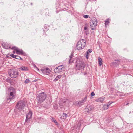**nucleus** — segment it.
<instances>
[{
	"label": "nucleus",
	"mask_w": 133,
	"mask_h": 133,
	"mask_svg": "<svg viewBox=\"0 0 133 133\" xmlns=\"http://www.w3.org/2000/svg\"><path fill=\"white\" fill-rule=\"evenodd\" d=\"M26 103V102L24 100H20L17 103L15 108L19 111H22L25 107Z\"/></svg>",
	"instance_id": "obj_1"
},
{
	"label": "nucleus",
	"mask_w": 133,
	"mask_h": 133,
	"mask_svg": "<svg viewBox=\"0 0 133 133\" xmlns=\"http://www.w3.org/2000/svg\"><path fill=\"white\" fill-rule=\"evenodd\" d=\"M47 96L46 95L44 92L39 94L37 97L38 101V104H40L42 102L44 101L46 99Z\"/></svg>",
	"instance_id": "obj_2"
},
{
	"label": "nucleus",
	"mask_w": 133,
	"mask_h": 133,
	"mask_svg": "<svg viewBox=\"0 0 133 133\" xmlns=\"http://www.w3.org/2000/svg\"><path fill=\"white\" fill-rule=\"evenodd\" d=\"M86 45V41L84 39L79 40L77 42L76 45L77 49L79 50L84 48Z\"/></svg>",
	"instance_id": "obj_3"
},
{
	"label": "nucleus",
	"mask_w": 133,
	"mask_h": 133,
	"mask_svg": "<svg viewBox=\"0 0 133 133\" xmlns=\"http://www.w3.org/2000/svg\"><path fill=\"white\" fill-rule=\"evenodd\" d=\"M97 22L96 18H94L91 19L90 21V25L92 30H94L96 29Z\"/></svg>",
	"instance_id": "obj_4"
},
{
	"label": "nucleus",
	"mask_w": 133,
	"mask_h": 133,
	"mask_svg": "<svg viewBox=\"0 0 133 133\" xmlns=\"http://www.w3.org/2000/svg\"><path fill=\"white\" fill-rule=\"evenodd\" d=\"M9 74L10 76L12 78H15L18 76L19 73L16 69H12L9 70Z\"/></svg>",
	"instance_id": "obj_5"
},
{
	"label": "nucleus",
	"mask_w": 133,
	"mask_h": 133,
	"mask_svg": "<svg viewBox=\"0 0 133 133\" xmlns=\"http://www.w3.org/2000/svg\"><path fill=\"white\" fill-rule=\"evenodd\" d=\"M76 69L79 70L84 68V63L82 61H80L79 60H77L76 62Z\"/></svg>",
	"instance_id": "obj_6"
},
{
	"label": "nucleus",
	"mask_w": 133,
	"mask_h": 133,
	"mask_svg": "<svg viewBox=\"0 0 133 133\" xmlns=\"http://www.w3.org/2000/svg\"><path fill=\"white\" fill-rule=\"evenodd\" d=\"M94 108V107L92 106L87 105L85 109V112L88 114L91 113V111Z\"/></svg>",
	"instance_id": "obj_7"
},
{
	"label": "nucleus",
	"mask_w": 133,
	"mask_h": 133,
	"mask_svg": "<svg viewBox=\"0 0 133 133\" xmlns=\"http://www.w3.org/2000/svg\"><path fill=\"white\" fill-rule=\"evenodd\" d=\"M64 70V68L61 65L55 68L54 69V71L55 73H59L62 72V70Z\"/></svg>",
	"instance_id": "obj_8"
},
{
	"label": "nucleus",
	"mask_w": 133,
	"mask_h": 133,
	"mask_svg": "<svg viewBox=\"0 0 133 133\" xmlns=\"http://www.w3.org/2000/svg\"><path fill=\"white\" fill-rule=\"evenodd\" d=\"M32 112L29 111V112L26 115V118L25 121V123H28L30 121V119L32 117Z\"/></svg>",
	"instance_id": "obj_9"
},
{
	"label": "nucleus",
	"mask_w": 133,
	"mask_h": 133,
	"mask_svg": "<svg viewBox=\"0 0 133 133\" xmlns=\"http://www.w3.org/2000/svg\"><path fill=\"white\" fill-rule=\"evenodd\" d=\"M16 94L10 92L9 93V96L8 98H7V102L9 103L12 99L15 98Z\"/></svg>",
	"instance_id": "obj_10"
},
{
	"label": "nucleus",
	"mask_w": 133,
	"mask_h": 133,
	"mask_svg": "<svg viewBox=\"0 0 133 133\" xmlns=\"http://www.w3.org/2000/svg\"><path fill=\"white\" fill-rule=\"evenodd\" d=\"M42 73L44 74L48 75L50 74V71L48 68H46L43 69H42L40 70Z\"/></svg>",
	"instance_id": "obj_11"
},
{
	"label": "nucleus",
	"mask_w": 133,
	"mask_h": 133,
	"mask_svg": "<svg viewBox=\"0 0 133 133\" xmlns=\"http://www.w3.org/2000/svg\"><path fill=\"white\" fill-rule=\"evenodd\" d=\"M74 57V54L72 52L71 53V54L69 56L68 58V64H71L74 62V60L73 57Z\"/></svg>",
	"instance_id": "obj_12"
},
{
	"label": "nucleus",
	"mask_w": 133,
	"mask_h": 133,
	"mask_svg": "<svg viewBox=\"0 0 133 133\" xmlns=\"http://www.w3.org/2000/svg\"><path fill=\"white\" fill-rule=\"evenodd\" d=\"M115 61L112 63V64L115 66H117L120 63V60H119L117 59V60H115Z\"/></svg>",
	"instance_id": "obj_13"
},
{
	"label": "nucleus",
	"mask_w": 133,
	"mask_h": 133,
	"mask_svg": "<svg viewBox=\"0 0 133 133\" xmlns=\"http://www.w3.org/2000/svg\"><path fill=\"white\" fill-rule=\"evenodd\" d=\"M2 45L3 48L5 49H8L11 48L10 46L8 45V43H3L2 44Z\"/></svg>",
	"instance_id": "obj_14"
},
{
	"label": "nucleus",
	"mask_w": 133,
	"mask_h": 133,
	"mask_svg": "<svg viewBox=\"0 0 133 133\" xmlns=\"http://www.w3.org/2000/svg\"><path fill=\"white\" fill-rule=\"evenodd\" d=\"M8 91H9L10 92H12L14 93V94H16L15 90L12 87H10L8 89Z\"/></svg>",
	"instance_id": "obj_15"
},
{
	"label": "nucleus",
	"mask_w": 133,
	"mask_h": 133,
	"mask_svg": "<svg viewBox=\"0 0 133 133\" xmlns=\"http://www.w3.org/2000/svg\"><path fill=\"white\" fill-rule=\"evenodd\" d=\"M66 102V101H64L63 102L62 101H60L59 102V104L60 105V107L61 108H62L64 107V105H65V103Z\"/></svg>",
	"instance_id": "obj_16"
},
{
	"label": "nucleus",
	"mask_w": 133,
	"mask_h": 133,
	"mask_svg": "<svg viewBox=\"0 0 133 133\" xmlns=\"http://www.w3.org/2000/svg\"><path fill=\"white\" fill-rule=\"evenodd\" d=\"M16 52V53L17 54L23 55V52L22 50L18 48V49Z\"/></svg>",
	"instance_id": "obj_17"
},
{
	"label": "nucleus",
	"mask_w": 133,
	"mask_h": 133,
	"mask_svg": "<svg viewBox=\"0 0 133 133\" xmlns=\"http://www.w3.org/2000/svg\"><path fill=\"white\" fill-rule=\"evenodd\" d=\"M19 69L22 71H26L28 70V67L26 66H22Z\"/></svg>",
	"instance_id": "obj_18"
},
{
	"label": "nucleus",
	"mask_w": 133,
	"mask_h": 133,
	"mask_svg": "<svg viewBox=\"0 0 133 133\" xmlns=\"http://www.w3.org/2000/svg\"><path fill=\"white\" fill-rule=\"evenodd\" d=\"M104 99L102 97H100L96 99L95 101L96 102H102L104 101Z\"/></svg>",
	"instance_id": "obj_19"
},
{
	"label": "nucleus",
	"mask_w": 133,
	"mask_h": 133,
	"mask_svg": "<svg viewBox=\"0 0 133 133\" xmlns=\"http://www.w3.org/2000/svg\"><path fill=\"white\" fill-rule=\"evenodd\" d=\"M51 120L56 125H58V123L53 117H51Z\"/></svg>",
	"instance_id": "obj_20"
},
{
	"label": "nucleus",
	"mask_w": 133,
	"mask_h": 133,
	"mask_svg": "<svg viewBox=\"0 0 133 133\" xmlns=\"http://www.w3.org/2000/svg\"><path fill=\"white\" fill-rule=\"evenodd\" d=\"M62 77L61 75H58L53 80L54 81H58L60 78Z\"/></svg>",
	"instance_id": "obj_21"
},
{
	"label": "nucleus",
	"mask_w": 133,
	"mask_h": 133,
	"mask_svg": "<svg viewBox=\"0 0 133 133\" xmlns=\"http://www.w3.org/2000/svg\"><path fill=\"white\" fill-rule=\"evenodd\" d=\"M109 106V105H108V104H105L103 105V108L104 110H106L108 108V107Z\"/></svg>",
	"instance_id": "obj_22"
},
{
	"label": "nucleus",
	"mask_w": 133,
	"mask_h": 133,
	"mask_svg": "<svg viewBox=\"0 0 133 133\" xmlns=\"http://www.w3.org/2000/svg\"><path fill=\"white\" fill-rule=\"evenodd\" d=\"M66 113H63V114L61 116V118L63 119H66Z\"/></svg>",
	"instance_id": "obj_23"
},
{
	"label": "nucleus",
	"mask_w": 133,
	"mask_h": 133,
	"mask_svg": "<svg viewBox=\"0 0 133 133\" xmlns=\"http://www.w3.org/2000/svg\"><path fill=\"white\" fill-rule=\"evenodd\" d=\"M102 59L100 57H99L98 58V62L99 65L100 66H101L102 64Z\"/></svg>",
	"instance_id": "obj_24"
},
{
	"label": "nucleus",
	"mask_w": 133,
	"mask_h": 133,
	"mask_svg": "<svg viewBox=\"0 0 133 133\" xmlns=\"http://www.w3.org/2000/svg\"><path fill=\"white\" fill-rule=\"evenodd\" d=\"M84 99L82 100L81 101H80L78 102V104L79 105H82L84 104Z\"/></svg>",
	"instance_id": "obj_25"
},
{
	"label": "nucleus",
	"mask_w": 133,
	"mask_h": 133,
	"mask_svg": "<svg viewBox=\"0 0 133 133\" xmlns=\"http://www.w3.org/2000/svg\"><path fill=\"white\" fill-rule=\"evenodd\" d=\"M105 25H107L109 23V20L107 19L105 21Z\"/></svg>",
	"instance_id": "obj_26"
},
{
	"label": "nucleus",
	"mask_w": 133,
	"mask_h": 133,
	"mask_svg": "<svg viewBox=\"0 0 133 133\" xmlns=\"http://www.w3.org/2000/svg\"><path fill=\"white\" fill-rule=\"evenodd\" d=\"M92 51V49H88L86 52V54L88 55L89 54L91 53Z\"/></svg>",
	"instance_id": "obj_27"
},
{
	"label": "nucleus",
	"mask_w": 133,
	"mask_h": 133,
	"mask_svg": "<svg viewBox=\"0 0 133 133\" xmlns=\"http://www.w3.org/2000/svg\"><path fill=\"white\" fill-rule=\"evenodd\" d=\"M10 48L11 49L14 50H15L16 51L18 48L17 47H16L15 46H14V47H12V48Z\"/></svg>",
	"instance_id": "obj_28"
},
{
	"label": "nucleus",
	"mask_w": 133,
	"mask_h": 133,
	"mask_svg": "<svg viewBox=\"0 0 133 133\" xmlns=\"http://www.w3.org/2000/svg\"><path fill=\"white\" fill-rule=\"evenodd\" d=\"M15 58L18 59L22 60V58L20 57L18 55H16Z\"/></svg>",
	"instance_id": "obj_29"
},
{
	"label": "nucleus",
	"mask_w": 133,
	"mask_h": 133,
	"mask_svg": "<svg viewBox=\"0 0 133 133\" xmlns=\"http://www.w3.org/2000/svg\"><path fill=\"white\" fill-rule=\"evenodd\" d=\"M10 56L14 58H16V55H15L13 54H11Z\"/></svg>",
	"instance_id": "obj_30"
},
{
	"label": "nucleus",
	"mask_w": 133,
	"mask_h": 133,
	"mask_svg": "<svg viewBox=\"0 0 133 133\" xmlns=\"http://www.w3.org/2000/svg\"><path fill=\"white\" fill-rule=\"evenodd\" d=\"M29 81V79H26L24 81V83H28Z\"/></svg>",
	"instance_id": "obj_31"
},
{
	"label": "nucleus",
	"mask_w": 133,
	"mask_h": 133,
	"mask_svg": "<svg viewBox=\"0 0 133 133\" xmlns=\"http://www.w3.org/2000/svg\"><path fill=\"white\" fill-rule=\"evenodd\" d=\"M83 17L85 18H87L89 17V15H83Z\"/></svg>",
	"instance_id": "obj_32"
},
{
	"label": "nucleus",
	"mask_w": 133,
	"mask_h": 133,
	"mask_svg": "<svg viewBox=\"0 0 133 133\" xmlns=\"http://www.w3.org/2000/svg\"><path fill=\"white\" fill-rule=\"evenodd\" d=\"M88 26H89V24H88L85 23V27H88Z\"/></svg>",
	"instance_id": "obj_33"
},
{
	"label": "nucleus",
	"mask_w": 133,
	"mask_h": 133,
	"mask_svg": "<svg viewBox=\"0 0 133 133\" xmlns=\"http://www.w3.org/2000/svg\"><path fill=\"white\" fill-rule=\"evenodd\" d=\"M91 96H93L95 95V94L94 92H92L91 93Z\"/></svg>",
	"instance_id": "obj_34"
},
{
	"label": "nucleus",
	"mask_w": 133,
	"mask_h": 133,
	"mask_svg": "<svg viewBox=\"0 0 133 133\" xmlns=\"http://www.w3.org/2000/svg\"><path fill=\"white\" fill-rule=\"evenodd\" d=\"M87 29H88V27H84V30H88Z\"/></svg>",
	"instance_id": "obj_35"
},
{
	"label": "nucleus",
	"mask_w": 133,
	"mask_h": 133,
	"mask_svg": "<svg viewBox=\"0 0 133 133\" xmlns=\"http://www.w3.org/2000/svg\"><path fill=\"white\" fill-rule=\"evenodd\" d=\"M87 96H86L85 97L84 99H84V102H85L86 101V99H87Z\"/></svg>",
	"instance_id": "obj_36"
},
{
	"label": "nucleus",
	"mask_w": 133,
	"mask_h": 133,
	"mask_svg": "<svg viewBox=\"0 0 133 133\" xmlns=\"http://www.w3.org/2000/svg\"><path fill=\"white\" fill-rule=\"evenodd\" d=\"M112 102H109L108 104H108V105H109L111 104L112 103Z\"/></svg>",
	"instance_id": "obj_37"
},
{
	"label": "nucleus",
	"mask_w": 133,
	"mask_h": 133,
	"mask_svg": "<svg viewBox=\"0 0 133 133\" xmlns=\"http://www.w3.org/2000/svg\"><path fill=\"white\" fill-rule=\"evenodd\" d=\"M88 55H87V54H86V57L87 59H88Z\"/></svg>",
	"instance_id": "obj_38"
},
{
	"label": "nucleus",
	"mask_w": 133,
	"mask_h": 133,
	"mask_svg": "<svg viewBox=\"0 0 133 133\" xmlns=\"http://www.w3.org/2000/svg\"><path fill=\"white\" fill-rule=\"evenodd\" d=\"M6 56L7 57V58H10V57H9V56H8L7 55Z\"/></svg>",
	"instance_id": "obj_39"
},
{
	"label": "nucleus",
	"mask_w": 133,
	"mask_h": 133,
	"mask_svg": "<svg viewBox=\"0 0 133 133\" xmlns=\"http://www.w3.org/2000/svg\"><path fill=\"white\" fill-rule=\"evenodd\" d=\"M129 104V103H127V104H126L125 105H128Z\"/></svg>",
	"instance_id": "obj_40"
},
{
	"label": "nucleus",
	"mask_w": 133,
	"mask_h": 133,
	"mask_svg": "<svg viewBox=\"0 0 133 133\" xmlns=\"http://www.w3.org/2000/svg\"><path fill=\"white\" fill-rule=\"evenodd\" d=\"M35 67L37 69H38V70H38V68H37V67H36V66H35Z\"/></svg>",
	"instance_id": "obj_41"
},
{
	"label": "nucleus",
	"mask_w": 133,
	"mask_h": 133,
	"mask_svg": "<svg viewBox=\"0 0 133 133\" xmlns=\"http://www.w3.org/2000/svg\"><path fill=\"white\" fill-rule=\"evenodd\" d=\"M66 9H65V8L64 9V11H66Z\"/></svg>",
	"instance_id": "obj_42"
},
{
	"label": "nucleus",
	"mask_w": 133,
	"mask_h": 133,
	"mask_svg": "<svg viewBox=\"0 0 133 133\" xmlns=\"http://www.w3.org/2000/svg\"><path fill=\"white\" fill-rule=\"evenodd\" d=\"M13 53H15V51H13Z\"/></svg>",
	"instance_id": "obj_43"
},
{
	"label": "nucleus",
	"mask_w": 133,
	"mask_h": 133,
	"mask_svg": "<svg viewBox=\"0 0 133 133\" xmlns=\"http://www.w3.org/2000/svg\"><path fill=\"white\" fill-rule=\"evenodd\" d=\"M31 5H32V3H31Z\"/></svg>",
	"instance_id": "obj_44"
},
{
	"label": "nucleus",
	"mask_w": 133,
	"mask_h": 133,
	"mask_svg": "<svg viewBox=\"0 0 133 133\" xmlns=\"http://www.w3.org/2000/svg\"><path fill=\"white\" fill-rule=\"evenodd\" d=\"M37 80H35V81H34V82H35L36 81H37Z\"/></svg>",
	"instance_id": "obj_45"
},
{
	"label": "nucleus",
	"mask_w": 133,
	"mask_h": 133,
	"mask_svg": "<svg viewBox=\"0 0 133 133\" xmlns=\"http://www.w3.org/2000/svg\"><path fill=\"white\" fill-rule=\"evenodd\" d=\"M131 113V112H130V113Z\"/></svg>",
	"instance_id": "obj_46"
}]
</instances>
